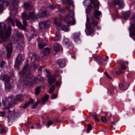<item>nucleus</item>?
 Returning <instances> with one entry per match:
<instances>
[{
    "mask_svg": "<svg viewBox=\"0 0 135 135\" xmlns=\"http://www.w3.org/2000/svg\"><path fill=\"white\" fill-rule=\"evenodd\" d=\"M22 16L23 25H22L18 20L16 19V20L17 26L22 29H25V27L27 26L26 20H34L37 19L36 16L33 12H30L28 13L26 12H25L22 13Z\"/></svg>",
    "mask_w": 135,
    "mask_h": 135,
    "instance_id": "obj_1",
    "label": "nucleus"
},
{
    "mask_svg": "<svg viewBox=\"0 0 135 135\" xmlns=\"http://www.w3.org/2000/svg\"><path fill=\"white\" fill-rule=\"evenodd\" d=\"M11 29L10 25L7 28L4 23H0V37L3 42H5L8 40L11 34Z\"/></svg>",
    "mask_w": 135,
    "mask_h": 135,
    "instance_id": "obj_2",
    "label": "nucleus"
},
{
    "mask_svg": "<svg viewBox=\"0 0 135 135\" xmlns=\"http://www.w3.org/2000/svg\"><path fill=\"white\" fill-rule=\"evenodd\" d=\"M20 74L23 75L26 80L25 81V83L26 85L30 84L31 82L32 81L31 79L33 75L30 72V69L29 67V64H27L24 66L23 70L20 73Z\"/></svg>",
    "mask_w": 135,
    "mask_h": 135,
    "instance_id": "obj_3",
    "label": "nucleus"
},
{
    "mask_svg": "<svg viewBox=\"0 0 135 135\" xmlns=\"http://www.w3.org/2000/svg\"><path fill=\"white\" fill-rule=\"evenodd\" d=\"M15 102V98L12 96L6 98L4 100L2 101L3 105L7 108H10L14 104Z\"/></svg>",
    "mask_w": 135,
    "mask_h": 135,
    "instance_id": "obj_4",
    "label": "nucleus"
},
{
    "mask_svg": "<svg viewBox=\"0 0 135 135\" xmlns=\"http://www.w3.org/2000/svg\"><path fill=\"white\" fill-rule=\"evenodd\" d=\"M86 20L85 24V26L86 30V33L87 35H90L93 32V30L91 28L92 25L90 22V19L88 17V15H86Z\"/></svg>",
    "mask_w": 135,
    "mask_h": 135,
    "instance_id": "obj_5",
    "label": "nucleus"
},
{
    "mask_svg": "<svg viewBox=\"0 0 135 135\" xmlns=\"http://www.w3.org/2000/svg\"><path fill=\"white\" fill-rule=\"evenodd\" d=\"M90 2L91 3H93V4L94 8L96 10H98L99 9V2L98 0H84L83 3L84 5L85 6H87L88 3Z\"/></svg>",
    "mask_w": 135,
    "mask_h": 135,
    "instance_id": "obj_6",
    "label": "nucleus"
},
{
    "mask_svg": "<svg viewBox=\"0 0 135 135\" xmlns=\"http://www.w3.org/2000/svg\"><path fill=\"white\" fill-rule=\"evenodd\" d=\"M6 48L7 52V57L8 59H9L10 58L12 51L13 47L12 43H9L8 44Z\"/></svg>",
    "mask_w": 135,
    "mask_h": 135,
    "instance_id": "obj_7",
    "label": "nucleus"
},
{
    "mask_svg": "<svg viewBox=\"0 0 135 135\" xmlns=\"http://www.w3.org/2000/svg\"><path fill=\"white\" fill-rule=\"evenodd\" d=\"M129 30L130 31L129 36L130 37H132L135 35V22H130V26L129 28Z\"/></svg>",
    "mask_w": 135,
    "mask_h": 135,
    "instance_id": "obj_8",
    "label": "nucleus"
},
{
    "mask_svg": "<svg viewBox=\"0 0 135 135\" xmlns=\"http://www.w3.org/2000/svg\"><path fill=\"white\" fill-rule=\"evenodd\" d=\"M50 24V21L47 20L45 21L40 22L39 23L40 28L41 29H47Z\"/></svg>",
    "mask_w": 135,
    "mask_h": 135,
    "instance_id": "obj_9",
    "label": "nucleus"
},
{
    "mask_svg": "<svg viewBox=\"0 0 135 135\" xmlns=\"http://www.w3.org/2000/svg\"><path fill=\"white\" fill-rule=\"evenodd\" d=\"M74 12L71 10L69 12V15L70 17L71 18H73L72 21H70L67 23V25L69 26L71 25H74L76 23V21L75 19L73 18L74 16Z\"/></svg>",
    "mask_w": 135,
    "mask_h": 135,
    "instance_id": "obj_10",
    "label": "nucleus"
},
{
    "mask_svg": "<svg viewBox=\"0 0 135 135\" xmlns=\"http://www.w3.org/2000/svg\"><path fill=\"white\" fill-rule=\"evenodd\" d=\"M45 8L44 7H42L37 13L38 16L41 17H44L49 15V14L47 12L46 10H44Z\"/></svg>",
    "mask_w": 135,
    "mask_h": 135,
    "instance_id": "obj_11",
    "label": "nucleus"
},
{
    "mask_svg": "<svg viewBox=\"0 0 135 135\" xmlns=\"http://www.w3.org/2000/svg\"><path fill=\"white\" fill-rule=\"evenodd\" d=\"M9 2L7 1L1 0L0 1V13H2L4 7L8 6Z\"/></svg>",
    "mask_w": 135,
    "mask_h": 135,
    "instance_id": "obj_12",
    "label": "nucleus"
},
{
    "mask_svg": "<svg viewBox=\"0 0 135 135\" xmlns=\"http://www.w3.org/2000/svg\"><path fill=\"white\" fill-rule=\"evenodd\" d=\"M112 4L114 6L116 5H119V8L120 9H122L124 7L123 0H113L112 2Z\"/></svg>",
    "mask_w": 135,
    "mask_h": 135,
    "instance_id": "obj_13",
    "label": "nucleus"
},
{
    "mask_svg": "<svg viewBox=\"0 0 135 135\" xmlns=\"http://www.w3.org/2000/svg\"><path fill=\"white\" fill-rule=\"evenodd\" d=\"M55 75H48L47 76L48 82L50 85H51L55 81Z\"/></svg>",
    "mask_w": 135,
    "mask_h": 135,
    "instance_id": "obj_14",
    "label": "nucleus"
},
{
    "mask_svg": "<svg viewBox=\"0 0 135 135\" xmlns=\"http://www.w3.org/2000/svg\"><path fill=\"white\" fill-rule=\"evenodd\" d=\"M33 81L37 83H38L39 81L43 82L44 81V80L41 76L38 75L34 78Z\"/></svg>",
    "mask_w": 135,
    "mask_h": 135,
    "instance_id": "obj_15",
    "label": "nucleus"
},
{
    "mask_svg": "<svg viewBox=\"0 0 135 135\" xmlns=\"http://www.w3.org/2000/svg\"><path fill=\"white\" fill-rule=\"evenodd\" d=\"M60 46L61 45H60L58 43H55L54 44L53 49L56 53L57 52L60 50Z\"/></svg>",
    "mask_w": 135,
    "mask_h": 135,
    "instance_id": "obj_16",
    "label": "nucleus"
},
{
    "mask_svg": "<svg viewBox=\"0 0 135 135\" xmlns=\"http://www.w3.org/2000/svg\"><path fill=\"white\" fill-rule=\"evenodd\" d=\"M121 64L122 69L119 68V71L116 72V74L117 75H119L123 73L122 69L125 70L126 69V68L125 65L123 63L122 64Z\"/></svg>",
    "mask_w": 135,
    "mask_h": 135,
    "instance_id": "obj_17",
    "label": "nucleus"
},
{
    "mask_svg": "<svg viewBox=\"0 0 135 135\" xmlns=\"http://www.w3.org/2000/svg\"><path fill=\"white\" fill-rule=\"evenodd\" d=\"M23 61V60H16L15 63V68L18 69L19 67L20 66Z\"/></svg>",
    "mask_w": 135,
    "mask_h": 135,
    "instance_id": "obj_18",
    "label": "nucleus"
},
{
    "mask_svg": "<svg viewBox=\"0 0 135 135\" xmlns=\"http://www.w3.org/2000/svg\"><path fill=\"white\" fill-rule=\"evenodd\" d=\"M57 62L61 68H63L65 66V61L64 60H58Z\"/></svg>",
    "mask_w": 135,
    "mask_h": 135,
    "instance_id": "obj_19",
    "label": "nucleus"
},
{
    "mask_svg": "<svg viewBox=\"0 0 135 135\" xmlns=\"http://www.w3.org/2000/svg\"><path fill=\"white\" fill-rule=\"evenodd\" d=\"M16 20L15 19H13L12 18L8 17L6 20V21L8 24L10 23L14 27L15 26V22L16 21Z\"/></svg>",
    "mask_w": 135,
    "mask_h": 135,
    "instance_id": "obj_20",
    "label": "nucleus"
},
{
    "mask_svg": "<svg viewBox=\"0 0 135 135\" xmlns=\"http://www.w3.org/2000/svg\"><path fill=\"white\" fill-rule=\"evenodd\" d=\"M1 79L6 82H8L10 80L9 77L7 75H2L1 77Z\"/></svg>",
    "mask_w": 135,
    "mask_h": 135,
    "instance_id": "obj_21",
    "label": "nucleus"
},
{
    "mask_svg": "<svg viewBox=\"0 0 135 135\" xmlns=\"http://www.w3.org/2000/svg\"><path fill=\"white\" fill-rule=\"evenodd\" d=\"M19 0H12V4L13 9H15L17 8L18 3H19Z\"/></svg>",
    "mask_w": 135,
    "mask_h": 135,
    "instance_id": "obj_22",
    "label": "nucleus"
},
{
    "mask_svg": "<svg viewBox=\"0 0 135 135\" xmlns=\"http://www.w3.org/2000/svg\"><path fill=\"white\" fill-rule=\"evenodd\" d=\"M123 18L125 20H127L130 15V13L129 11H127L123 13Z\"/></svg>",
    "mask_w": 135,
    "mask_h": 135,
    "instance_id": "obj_23",
    "label": "nucleus"
},
{
    "mask_svg": "<svg viewBox=\"0 0 135 135\" xmlns=\"http://www.w3.org/2000/svg\"><path fill=\"white\" fill-rule=\"evenodd\" d=\"M94 12L93 14L94 17L96 19H98L99 18L98 16L101 14V12L100 11L96 10H94Z\"/></svg>",
    "mask_w": 135,
    "mask_h": 135,
    "instance_id": "obj_24",
    "label": "nucleus"
},
{
    "mask_svg": "<svg viewBox=\"0 0 135 135\" xmlns=\"http://www.w3.org/2000/svg\"><path fill=\"white\" fill-rule=\"evenodd\" d=\"M42 53L44 55H48L50 53V49L48 47L45 48L42 51Z\"/></svg>",
    "mask_w": 135,
    "mask_h": 135,
    "instance_id": "obj_25",
    "label": "nucleus"
},
{
    "mask_svg": "<svg viewBox=\"0 0 135 135\" xmlns=\"http://www.w3.org/2000/svg\"><path fill=\"white\" fill-rule=\"evenodd\" d=\"M54 23L56 26L59 27L61 25V22L60 20L57 21L56 18H54Z\"/></svg>",
    "mask_w": 135,
    "mask_h": 135,
    "instance_id": "obj_26",
    "label": "nucleus"
},
{
    "mask_svg": "<svg viewBox=\"0 0 135 135\" xmlns=\"http://www.w3.org/2000/svg\"><path fill=\"white\" fill-rule=\"evenodd\" d=\"M16 98L17 100L20 102L23 101L24 100V97L22 95H17Z\"/></svg>",
    "mask_w": 135,
    "mask_h": 135,
    "instance_id": "obj_27",
    "label": "nucleus"
},
{
    "mask_svg": "<svg viewBox=\"0 0 135 135\" xmlns=\"http://www.w3.org/2000/svg\"><path fill=\"white\" fill-rule=\"evenodd\" d=\"M24 8L26 9H31L33 7L32 6L30 5L29 4L27 3H24Z\"/></svg>",
    "mask_w": 135,
    "mask_h": 135,
    "instance_id": "obj_28",
    "label": "nucleus"
},
{
    "mask_svg": "<svg viewBox=\"0 0 135 135\" xmlns=\"http://www.w3.org/2000/svg\"><path fill=\"white\" fill-rule=\"evenodd\" d=\"M35 61V60H33V61H32V63H31V65L32 67V69L35 70H36V69L38 68V66L36 65L35 63L34 62Z\"/></svg>",
    "mask_w": 135,
    "mask_h": 135,
    "instance_id": "obj_29",
    "label": "nucleus"
},
{
    "mask_svg": "<svg viewBox=\"0 0 135 135\" xmlns=\"http://www.w3.org/2000/svg\"><path fill=\"white\" fill-rule=\"evenodd\" d=\"M29 58L30 59H36L37 58V57L34 53H31L29 55Z\"/></svg>",
    "mask_w": 135,
    "mask_h": 135,
    "instance_id": "obj_30",
    "label": "nucleus"
},
{
    "mask_svg": "<svg viewBox=\"0 0 135 135\" xmlns=\"http://www.w3.org/2000/svg\"><path fill=\"white\" fill-rule=\"evenodd\" d=\"M8 115L7 117L9 119H10L12 118L13 114V111H9L8 112Z\"/></svg>",
    "mask_w": 135,
    "mask_h": 135,
    "instance_id": "obj_31",
    "label": "nucleus"
},
{
    "mask_svg": "<svg viewBox=\"0 0 135 135\" xmlns=\"http://www.w3.org/2000/svg\"><path fill=\"white\" fill-rule=\"evenodd\" d=\"M49 98V95H46L42 99V101L43 104H44L45 102Z\"/></svg>",
    "mask_w": 135,
    "mask_h": 135,
    "instance_id": "obj_32",
    "label": "nucleus"
},
{
    "mask_svg": "<svg viewBox=\"0 0 135 135\" xmlns=\"http://www.w3.org/2000/svg\"><path fill=\"white\" fill-rule=\"evenodd\" d=\"M63 43L65 45L68 46H69L70 45L69 41L67 38H65L64 40Z\"/></svg>",
    "mask_w": 135,
    "mask_h": 135,
    "instance_id": "obj_33",
    "label": "nucleus"
},
{
    "mask_svg": "<svg viewBox=\"0 0 135 135\" xmlns=\"http://www.w3.org/2000/svg\"><path fill=\"white\" fill-rule=\"evenodd\" d=\"M66 3L68 4L69 5H72L73 7L74 6V4L73 2L71 0H65Z\"/></svg>",
    "mask_w": 135,
    "mask_h": 135,
    "instance_id": "obj_34",
    "label": "nucleus"
},
{
    "mask_svg": "<svg viewBox=\"0 0 135 135\" xmlns=\"http://www.w3.org/2000/svg\"><path fill=\"white\" fill-rule=\"evenodd\" d=\"M25 58V56L24 55L20 54H18L17 57L16 59H23Z\"/></svg>",
    "mask_w": 135,
    "mask_h": 135,
    "instance_id": "obj_35",
    "label": "nucleus"
},
{
    "mask_svg": "<svg viewBox=\"0 0 135 135\" xmlns=\"http://www.w3.org/2000/svg\"><path fill=\"white\" fill-rule=\"evenodd\" d=\"M91 19L92 20V23L93 25L95 26H97L98 23L97 21L94 20V18L93 17H92Z\"/></svg>",
    "mask_w": 135,
    "mask_h": 135,
    "instance_id": "obj_36",
    "label": "nucleus"
},
{
    "mask_svg": "<svg viewBox=\"0 0 135 135\" xmlns=\"http://www.w3.org/2000/svg\"><path fill=\"white\" fill-rule=\"evenodd\" d=\"M93 57L94 59H102V57L98 55L94 54L93 55Z\"/></svg>",
    "mask_w": 135,
    "mask_h": 135,
    "instance_id": "obj_37",
    "label": "nucleus"
},
{
    "mask_svg": "<svg viewBox=\"0 0 135 135\" xmlns=\"http://www.w3.org/2000/svg\"><path fill=\"white\" fill-rule=\"evenodd\" d=\"M91 129V126L90 124H88V129L86 131L87 133H88Z\"/></svg>",
    "mask_w": 135,
    "mask_h": 135,
    "instance_id": "obj_38",
    "label": "nucleus"
},
{
    "mask_svg": "<svg viewBox=\"0 0 135 135\" xmlns=\"http://www.w3.org/2000/svg\"><path fill=\"white\" fill-rule=\"evenodd\" d=\"M36 31L34 29L32 30L30 32V33L32 35V37H33L34 36H36V35L35 33Z\"/></svg>",
    "mask_w": 135,
    "mask_h": 135,
    "instance_id": "obj_39",
    "label": "nucleus"
},
{
    "mask_svg": "<svg viewBox=\"0 0 135 135\" xmlns=\"http://www.w3.org/2000/svg\"><path fill=\"white\" fill-rule=\"evenodd\" d=\"M38 46L40 48L42 49L46 46V44L44 43H40L39 44Z\"/></svg>",
    "mask_w": 135,
    "mask_h": 135,
    "instance_id": "obj_40",
    "label": "nucleus"
},
{
    "mask_svg": "<svg viewBox=\"0 0 135 135\" xmlns=\"http://www.w3.org/2000/svg\"><path fill=\"white\" fill-rule=\"evenodd\" d=\"M40 102V101H38L35 103L32 106V109H34L38 105Z\"/></svg>",
    "mask_w": 135,
    "mask_h": 135,
    "instance_id": "obj_41",
    "label": "nucleus"
},
{
    "mask_svg": "<svg viewBox=\"0 0 135 135\" xmlns=\"http://www.w3.org/2000/svg\"><path fill=\"white\" fill-rule=\"evenodd\" d=\"M41 88L40 86H39L35 90V93L36 95L38 94L40 92V90Z\"/></svg>",
    "mask_w": 135,
    "mask_h": 135,
    "instance_id": "obj_42",
    "label": "nucleus"
},
{
    "mask_svg": "<svg viewBox=\"0 0 135 135\" xmlns=\"http://www.w3.org/2000/svg\"><path fill=\"white\" fill-rule=\"evenodd\" d=\"M55 86L54 85H52L49 89V93H52L54 91L55 89Z\"/></svg>",
    "mask_w": 135,
    "mask_h": 135,
    "instance_id": "obj_43",
    "label": "nucleus"
},
{
    "mask_svg": "<svg viewBox=\"0 0 135 135\" xmlns=\"http://www.w3.org/2000/svg\"><path fill=\"white\" fill-rule=\"evenodd\" d=\"M62 29L63 30L65 31H68L69 30L68 28L66 26H63L62 27Z\"/></svg>",
    "mask_w": 135,
    "mask_h": 135,
    "instance_id": "obj_44",
    "label": "nucleus"
},
{
    "mask_svg": "<svg viewBox=\"0 0 135 135\" xmlns=\"http://www.w3.org/2000/svg\"><path fill=\"white\" fill-rule=\"evenodd\" d=\"M119 86L120 89L124 90L123 88L125 86V84L123 83H121L119 85Z\"/></svg>",
    "mask_w": 135,
    "mask_h": 135,
    "instance_id": "obj_45",
    "label": "nucleus"
},
{
    "mask_svg": "<svg viewBox=\"0 0 135 135\" xmlns=\"http://www.w3.org/2000/svg\"><path fill=\"white\" fill-rule=\"evenodd\" d=\"M92 117L93 118L94 120L96 122H98L99 121V119L97 118L96 115H92Z\"/></svg>",
    "mask_w": 135,
    "mask_h": 135,
    "instance_id": "obj_46",
    "label": "nucleus"
},
{
    "mask_svg": "<svg viewBox=\"0 0 135 135\" xmlns=\"http://www.w3.org/2000/svg\"><path fill=\"white\" fill-rule=\"evenodd\" d=\"M5 85L6 89H10L11 88V86L8 83H6L5 84Z\"/></svg>",
    "mask_w": 135,
    "mask_h": 135,
    "instance_id": "obj_47",
    "label": "nucleus"
},
{
    "mask_svg": "<svg viewBox=\"0 0 135 135\" xmlns=\"http://www.w3.org/2000/svg\"><path fill=\"white\" fill-rule=\"evenodd\" d=\"M102 121L104 122H106L107 121V119L105 116H104L101 117Z\"/></svg>",
    "mask_w": 135,
    "mask_h": 135,
    "instance_id": "obj_48",
    "label": "nucleus"
},
{
    "mask_svg": "<svg viewBox=\"0 0 135 135\" xmlns=\"http://www.w3.org/2000/svg\"><path fill=\"white\" fill-rule=\"evenodd\" d=\"M95 61L99 65L102 64L103 61L102 60H95Z\"/></svg>",
    "mask_w": 135,
    "mask_h": 135,
    "instance_id": "obj_49",
    "label": "nucleus"
},
{
    "mask_svg": "<svg viewBox=\"0 0 135 135\" xmlns=\"http://www.w3.org/2000/svg\"><path fill=\"white\" fill-rule=\"evenodd\" d=\"M16 36H17L18 37H22V34L21 33L17 32L16 33Z\"/></svg>",
    "mask_w": 135,
    "mask_h": 135,
    "instance_id": "obj_50",
    "label": "nucleus"
},
{
    "mask_svg": "<svg viewBox=\"0 0 135 135\" xmlns=\"http://www.w3.org/2000/svg\"><path fill=\"white\" fill-rule=\"evenodd\" d=\"M53 122L50 120L48 121L47 122V127H49L50 125L53 124Z\"/></svg>",
    "mask_w": 135,
    "mask_h": 135,
    "instance_id": "obj_51",
    "label": "nucleus"
},
{
    "mask_svg": "<svg viewBox=\"0 0 135 135\" xmlns=\"http://www.w3.org/2000/svg\"><path fill=\"white\" fill-rule=\"evenodd\" d=\"M93 6L91 5V4H89L88 5L87 8L89 10H90L92 9L93 8Z\"/></svg>",
    "mask_w": 135,
    "mask_h": 135,
    "instance_id": "obj_52",
    "label": "nucleus"
},
{
    "mask_svg": "<svg viewBox=\"0 0 135 135\" xmlns=\"http://www.w3.org/2000/svg\"><path fill=\"white\" fill-rule=\"evenodd\" d=\"M49 8L50 9H54L55 8H56V6L55 5L53 4L52 5L49 6Z\"/></svg>",
    "mask_w": 135,
    "mask_h": 135,
    "instance_id": "obj_53",
    "label": "nucleus"
},
{
    "mask_svg": "<svg viewBox=\"0 0 135 135\" xmlns=\"http://www.w3.org/2000/svg\"><path fill=\"white\" fill-rule=\"evenodd\" d=\"M57 95L56 94H53L51 97V98L52 99H54L56 98L57 97Z\"/></svg>",
    "mask_w": 135,
    "mask_h": 135,
    "instance_id": "obj_54",
    "label": "nucleus"
},
{
    "mask_svg": "<svg viewBox=\"0 0 135 135\" xmlns=\"http://www.w3.org/2000/svg\"><path fill=\"white\" fill-rule=\"evenodd\" d=\"M74 38L75 42L79 40V38L78 36H74Z\"/></svg>",
    "mask_w": 135,
    "mask_h": 135,
    "instance_id": "obj_55",
    "label": "nucleus"
},
{
    "mask_svg": "<svg viewBox=\"0 0 135 135\" xmlns=\"http://www.w3.org/2000/svg\"><path fill=\"white\" fill-rule=\"evenodd\" d=\"M61 37H59V36H56L55 37L54 41H59Z\"/></svg>",
    "mask_w": 135,
    "mask_h": 135,
    "instance_id": "obj_56",
    "label": "nucleus"
},
{
    "mask_svg": "<svg viewBox=\"0 0 135 135\" xmlns=\"http://www.w3.org/2000/svg\"><path fill=\"white\" fill-rule=\"evenodd\" d=\"M58 11L60 12H66L65 10L63 8L59 9Z\"/></svg>",
    "mask_w": 135,
    "mask_h": 135,
    "instance_id": "obj_57",
    "label": "nucleus"
},
{
    "mask_svg": "<svg viewBox=\"0 0 135 135\" xmlns=\"http://www.w3.org/2000/svg\"><path fill=\"white\" fill-rule=\"evenodd\" d=\"M60 119L57 118H56L54 120V122H55L56 123H58L60 122Z\"/></svg>",
    "mask_w": 135,
    "mask_h": 135,
    "instance_id": "obj_58",
    "label": "nucleus"
},
{
    "mask_svg": "<svg viewBox=\"0 0 135 135\" xmlns=\"http://www.w3.org/2000/svg\"><path fill=\"white\" fill-rule=\"evenodd\" d=\"M5 64V62L4 61H3L1 62L0 64V66L2 68L3 67L4 64Z\"/></svg>",
    "mask_w": 135,
    "mask_h": 135,
    "instance_id": "obj_59",
    "label": "nucleus"
},
{
    "mask_svg": "<svg viewBox=\"0 0 135 135\" xmlns=\"http://www.w3.org/2000/svg\"><path fill=\"white\" fill-rule=\"evenodd\" d=\"M33 100L32 99H31L30 100V101L28 102H27V103L29 105L31 103H33Z\"/></svg>",
    "mask_w": 135,
    "mask_h": 135,
    "instance_id": "obj_60",
    "label": "nucleus"
},
{
    "mask_svg": "<svg viewBox=\"0 0 135 135\" xmlns=\"http://www.w3.org/2000/svg\"><path fill=\"white\" fill-rule=\"evenodd\" d=\"M1 132L2 133H5L6 132V130L4 128H2L1 131Z\"/></svg>",
    "mask_w": 135,
    "mask_h": 135,
    "instance_id": "obj_61",
    "label": "nucleus"
},
{
    "mask_svg": "<svg viewBox=\"0 0 135 135\" xmlns=\"http://www.w3.org/2000/svg\"><path fill=\"white\" fill-rule=\"evenodd\" d=\"M66 7L68 10H69L70 9V5H68V4H66Z\"/></svg>",
    "mask_w": 135,
    "mask_h": 135,
    "instance_id": "obj_62",
    "label": "nucleus"
},
{
    "mask_svg": "<svg viewBox=\"0 0 135 135\" xmlns=\"http://www.w3.org/2000/svg\"><path fill=\"white\" fill-rule=\"evenodd\" d=\"M104 74L108 78H110V76L106 72H105L104 73Z\"/></svg>",
    "mask_w": 135,
    "mask_h": 135,
    "instance_id": "obj_63",
    "label": "nucleus"
},
{
    "mask_svg": "<svg viewBox=\"0 0 135 135\" xmlns=\"http://www.w3.org/2000/svg\"><path fill=\"white\" fill-rule=\"evenodd\" d=\"M69 19V18L68 16H67L66 18L64 20L65 21L67 22L68 20Z\"/></svg>",
    "mask_w": 135,
    "mask_h": 135,
    "instance_id": "obj_64",
    "label": "nucleus"
}]
</instances>
